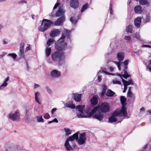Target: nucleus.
Masks as SVG:
<instances>
[{"label":"nucleus","mask_w":151,"mask_h":151,"mask_svg":"<svg viewBox=\"0 0 151 151\" xmlns=\"http://www.w3.org/2000/svg\"><path fill=\"white\" fill-rule=\"evenodd\" d=\"M132 36L133 38L135 37L137 39L140 40H141L140 39V36L139 33H136L135 34L132 35Z\"/></svg>","instance_id":"obj_34"},{"label":"nucleus","mask_w":151,"mask_h":151,"mask_svg":"<svg viewBox=\"0 0 151 151\" xmlns=\"http://www.w3.org/2000/svg\"><path fill=\"white\" fill-rule=\"evenodd\" d=\"M113 62L116 65L119 69V70H120V62L116 61H113Z\"/></svg>","instance_id":"obj_43"},{"label":"nucleus","mask_w":151,"mask_h":151,"mask_svg":"<svg viewBox=\"0 0 151 151\" xmlns=\"http://www.w3.org/2000/svg\"><path fill=\"white\" fill-rule=\"evenodd\" d=\"M122 82L123 83L124 86H127L129 85V82L128 81L123 79H122Z\"/></svg>","instance_id":"obj_38"},{"label":"nucleus","mask_w":151,"mask_h":151,"mask_svg":"<svg viewBox=\"0 0 151 151\" xmlns=\"http://www.w3.org/2000/svg\"><path fill=\"white\" fill-rule=\"evenodd\" d=\"M141 19V17H138L134 20V25L137 28H139L140 27Z\"/></svg>","instance_id":"obj_16"},{"label":"nucleus","mask_w":151,"mask_h":151,"mask_svg":"<svg viewBox=\"0 0 151 151\" xmlns=\"http://www.w3.org/2000/svg\"><path fill=\"white\" fill-rule=\"evenodd\" d=\"M61 75V72L57 70H53L50 72V75L53 78H58Z\"/></svg>","instance_id":"obj_10"},{"label":"nucleus","mask_w":151,"mask_h":151,"mask_svg":"<svg viewBox=\"0 0 151 151\" xmlns=\"http://www.w3.org/2000/svg\"><path fill=\"white\" fill-rule=\"evenodd\" d=\"M7 85L3 83L0 86V90H2Z\"/></svg>","instance_id":"obj_47"},{"label":"nucleus","mask_w":151,"mask_h":151,"mask_svg":"<svg viewBox=\"0 0 151 151\" xmlns=\"http://www.w3.org/2000/svg\"><path fill=\"white\" fill-rule=\"evenodd\" d=\"M37 121L38 122H43L44 119L41 116H37L36 117Z\"/></svg>","instance_id":"obj_33"},{"label":"nucleus","mask_w":151,"mask_h":151,"mask_svg":"<svg viewBox=\"0 0 151 151\" xmlns=\"http://www.w3.org/2000/svg\"><path fill=\"white\" fill-rule=\"evenodd\" d=\"M79 134V132H77L72 135V138H74V140L76 139L78 144L80 145H81L84 144L86 140V133L83 132Z\"/></svg>","instance_id":"obj_4"},{"label":"nucleus","mask_w":151,"mask_h":151,"mask_svg":"<svg viewBox=\"0 0 151 151\" xmlns=\"http://www.w3.org/2000/svg\"><path fill=\"white\" fill-rule=\"evenodd\" d=\"M142 47H148L151 48V46L148 45H142Z\"/></svg>","instance_id":"obj_58"},{"label":"nucleus","mask_w":151,"mask_h":151,"mask_svg":"<svg viewBox=\"0 0 151 151\" xmlns=\"http://www.w3.org/2000/svg\"><path fill=\"white\" fill-rule=\"evenodd\" d=\"M93 118H96L98 120L101 121L104 118V116L103 114H102L101 113H99L95 114V115L93 116Z\"/></svg>","instance_id":"obj_17"},{"label":"nucleus","mask_w":151,"mask_h":151,"mask_svg":"<svg viewBox=\"0 0 151 151\" xmlns=\"http://www.w3.org/2000/svg\"><path fill=\"white\" fill-rule=\"evenodd\" d=\"M24 42H22L21 43L19 49H24Z\"/></svg>","instance_id":"obj_48"},{"label":"nucleus","mask_w":151,"mask_h":151,"mask_svg":"<svg viewBox=\"0 0 151 151\" xmlns=\"http://www.w3.org/2000/svg\"><path fill=\"white\" fill-rule=\"evenodd\" d=\"M117 116H124L126 118H128L129 117L127 116V113L126 108L123 107L121 109H117L114 111L112 116L109 118V122L111 123L116 122L117 119L115 117Z\"/></svg>","instance_id":"obj_2"},{"label":"nucleus","mask_w":151,"mask_h":151,"mask_svg":"<svg viewBox=\"0 0 151 151\" xmlns=\"http://www.w3.org/2000/svg\"><path fill=\"white\" fill-rule=\"evenodd\" d=\"M64 33L65 35L66 36H67V38H68L69 37V35L70 33V31H69L66 30L65 31Z\"/></svg>","instance_id":"obj_44"},{"label":"nucleus","mask_w":151,"mask_h":151,"mask_svg":"<svg viewBox=\"0 0 151 151\" xmlns=\"http://www.w3.org/2000/svg\"><path fill=\"white\" fill-rule=\"evenodd\" d=\"M50 116L48 113H45L44 115V117L46 119H48L50 118Z\"/></svg>","instance_id":"obj_42"},{"label":"nucleus","mask_w":151,"mask_h":151,"mask_svg":"<svg viewBox=\"0 0 151 151\" xmlns=\"http://www.w3.org/2000/svg\"><path fill=\"white\" fill-rule=\"evenodd\" d=\"M46 89L47 91V93L49 94H50L51 93H52L51 91L48 87L46 86Z\"/></svg>","instance_id":"obj_46"},{"label":"nucleus","mask_w":151,"mask_h":151,"mask_svg":"<svg viewBox=\"0 0 151 151\" xmlns=\"http://www.w3.org/2000/svg\"><path fill=\"white\" fill-rule=\"evenodd\" d=\"M102 71L103 73H105L106 75H112V74L110 73H109L106 71H104L103 70H102Z\"/></svg>","instance_id":"obj_56"},{"label":"nucleus","mask_w":151,"mask_h":151,"mask_svg":"<svg viewBox=\"0 0 151 151\" xmlns=\"http://www.w3.org/2000/svg\"><path fill=\"white\" fill-rule=\"evenodd\" d=\"M122 74L124 73L122 75V76L125 79H127L128 77L130 76V75H129L127 73V70H123V72H122Z\"/></svg>","instance_id":"obj_25"},{"label":"nucleus","mask_w":151,"mask_h":151,"mask_svg":"<svg viewBox=\"0 0 151 151\" xmlns=\"http://www.w3.org/2000/svg\"><path fill=\"white\" fill-rule=\"evenodd\" d=\"M24 49H19V55L20 56V58H24Z\"/></svg>","instance_id":"obj_32"},{"label":"nucleus","mask_w":151,"mask_h":151,"mask_svg":"<svg viewBox=\"0 0 151 151\" xmlns=\"http://www.w3.org/2000/svg\"><path fill=\"white\" fill-rule=\"evenodd\" d=\"M135 12L136 13H140L142 12L141 7L140 5L136 6L134 8Z\"/></svg>","instance_id":"obj_22"},{"label":"nucleus","mask_w":151,"mask_h":151,"mask_svg":"<svg viewBox=\"0 0 151 151\" xmlns=\"http://www.w3.org/2000/svg\"><path fill=\"white\" fill-rule=\"evenodd\" d=\"M128 82H129V85H130V84L134 85V83L132 80H129V81H128Z\"/></svg>","instance_id":"obj_60"},{"label":"nucleus","mask_w":151,"mask_h":151,"mask_svg":"<svg viewBox=\"0 0 151 151\" xmlns=\"http://www.w3.org/2000/svg\"><path fill=\"white\" fill-rule=\"evenodd\" d=\"M127 86H124V90H123V93H125L126 91V90H127Z\"/></svg>","instance_id":"obj_63"},{"label":"nucleus","mask_w":151,"mask_h":151,"mask_svg":"<svg viewBox=\"0 0 151 151\" xmlns=\"http://www.w3.org/2000/svg\"><path fill=\"white\" fill-rule=\"evenodd\" d=\"M30 50V45H28V46L26 48L25 51V52H27L29 50Z\"/></svg>","instance_id":"obj_54"},{"label":"nucleus","mask_w":151,"mask_h":151,"mask_svg":"<svg viewBox=\"0 0 151 151\" xmlns=\"http://www.w3.org/2000/svg\"><path fill=\"white\" fill-rule=\"evenodd\" d=\"M8 55L13 58L14 60H15L17 57V55L14 53L9 54Z\"/></svg>","instance_id":"obj_37"},{"label":"nucleus","mask_w":151,"mask_h":151,"mask_svg":"<svg viewBox=\"0 0 151 151\" xmlns=\"http://www.w3.org/2000/svg\"><path fill=\"white\" fill-rule=\"evenodd\" d=\"M70 21L74 25H75L77 22V20L73 17H71L70 19Z\"/></svg>","instance_id":"obj_35"},{"label":"nucleus","mask_w":151,"mask_h":151,"mask_svg":"<svg viewBox=\"0 0 151 151\" xmlns=\"http://www.w3.org/2000/svg\"><path fill=\"white\" fill-rule=\"evenodd\" d=\"M35 101H37L39 104H41V103L39 101L38 99V97L40 95V93L38 92H37L35 93Z\"/></svg>","instance_id":"obj_24"},{"label":"nucleus","mask_w":151,"mask_h":151,"mask_svg":"<svg viewBox=\"0 0 151 151\" xmlns=\"http://www.w3.org/2000/svg\"><path fill=\"white\" fill-rule=\"evenodd\" d=\"M110 13L111 14H112L113 13L112 10V5L111 4H110Z\"/></svg>","instance_id":"obj_52"},{"label":"nucleus","mask_w":151,"mask_h":151,"mask_svg":"<svg viewBox=\"0 0 151 151\" xmlns=\"http://www.w3.org/2000/svg\"><path fill=\"white\" fill-rule=\"evenodd\" d=\"M39 87H40V86L39 85L35 84H35L34 86V88H38Z\"/></svg>","instance_id":"obj_62"},{"label":"nucleus","mask_w":151,"mask_h":151,"mask_svg":"<svg viewBox=\"0 0 151 151\" xmlns=\"http://www.w3.org/2000/svg\"><path fill=\"white\" fill-rule=\"evenodd\" d=\"M106 86L104 84L103 85V88L102 90V91L103 92L106 93Z\"/></svg>","instance_id":"obj_45"},{"label":"nucleus","mask_w":151,"mask_h":151,"mask_svg":"<svg viewBox=\"0 0 151 151\" xmlns=\"http://www.w3.org/2000/svg\"><path fill=\"white\" fill-rule=\"evenodd\" d=\"M65 105L67 107L69 108L72 109L75 108V105L71 101L68 102L65 104Z\"/></svg>","instance_id":"obj_21"},{"label":"nucleus","mask_w":151,"mask_h":151,"mask_svg":"<svg viewBox=\"0 0 151 151\" xmlns=\"http://www.w3.org/2000/svg\"><path fill=\"white\" fill-rule=\"evenodd\" d=\"M72 136L67 139L64 144V147L67 151H70L76 147V145L74 142V138Z\"/></svg>","instance_id":"obj_5"},{"label":"nucleus","mask_w":151,"mask_h":151,"mask_svg":"<svg viewBox=\"0 0 151 151\" xmlns=\"http://www.w3.org/2000/svg\"><path fill=\"white\" fill-rule=\"evenodd\" d=\"M105 93L103 92L102 91L101 92V94H100V96H101V97H103L104 96Z\"/></svg>","instance_id":"obj_61"},{"label":"nucleus","mask_w":151,"mask_h":151,"mask_svg":"<svg viewBox=\"0 0 151 151\" xmlns=\"http://www.w3.org/2000/svg\"><path fill=\"white\" fill-rule=\"evenodd\" d=\"M110 109V106L109 104L106 102H104L96 107L92 109L90 112L89 115H92L95 113H96V111H99L103 113H107L109 111Z\"/></svg>","instance_id":"obj_3"},{"label":"nucleus","mask_w":151,"mask_h":151,"mask_svg":"<svg viewBox=\"0 0 151 151\" xmlns=\"http://www.w3.org/2000/svg\"><path fill=\"white\" fill-rule=\"evenodd\" d=\"M65 11L63 10V8L60 6L59 7L58 10L57 12L55 14V16L56 17H58L60 16H64Z\"/></svg>","instance_id":"obj_14"},{"label":"nucleus","mask_w":151,"mask_h":151,"mask_svg":"<svg viewBox=\"0 0 151 151\" xmlns=\"http://www.w3.org/2000/svg\"><path fill=\"white\" fill-rule=\"evenodd\" d=\"M7 53L6 52H3L2 55H0V59L2 58Z\"/></svg>","instance_id":"obj_53"},{"label":"nucleus","mask_w":151,"mask_h":151,"mask_svg":"<svg viewBox=\"0 0 151 151\" xmlns=\"http://www.w3.org/2000/svg\"><path fill=\"white\" fill-rule=\"evenodd\" d=\"M51 49L50 47H47V48L45 49V54L46 55V56L47 57H49L51 53Z\"/></svg>","instance_id":"obj_28"},{"label":"nucleus","mask_w":151,"mask_h":151,"mask_svg":"<svg viewBox=\"0 0 151 151\" xmlns=\"http://www.w3.org/2000/svg\"><path fill=\"white\" fill-rule=\"evenodd\" d=\"M84 108V105H80L76 106V109L78 110V112L76 113L78 118H86L88 117V115H89V116H91L89 115V114L90 112L88 113V112H86V114H85V113L83 111Z\"/></svg>","instance_id":"obj_8"},{"label":"nucleus","mask_w":151,"mask_h":151,"mask_svg":"<svg viewBox=\"0 0 151 151\" xmlns=\"http://www.w3.org/2000/svg\"><path fill=\"white\" fill-rule=\"evenodd\" d=\"M131 37L129 36H126L124 37V39L127 40L129 41L130 40Z\"/></svg>","instance_id":"obj_51"},{"label":"nucleus","mask_w":151,"mask_h":151,"mask_svg":"<svg viewBox=\"0 0 151 151\" xmlns=\"http://www.w3.org/2000/svg\"><path fill=\"white\" fill-rule=\"evenodd\" d=\"M64 130L65 132V135L66 136H68L71 133L72 131L69 128H64Z\"/></svg>","instance_id":"obj_29"},{"label":"nucleus","mask_w":151,"mask_h":151,"mask_svg":"<svg viewBox=\"0 0 151 151\" xmlns=\"http://www.w3.org/2000/svg\"><path fill=\"white\" fill-rule=\"evenodd\" d=\"M150 17L149 15H147L144 20L145 22H149L150 20Z\"/></svg>","instance_id":"obj_39"},{"label":"nucleus","mask_w":151,"mask_h":151,"mask_svg":"<svg viewBox=\"0 0 151 151\" xmlns=\"http://www.w3.org/2000/svg\"><path fill=\"white\" fill-rule=\"evenodd\" d=\"M133 28L131 25H129L127 27L126 29V31L127 32H130L131 33L132 32Z\"/></svg>","instance_id":"obj_27"},{"label":"nucleus","mask_w":151,"mask_h":151,"mask_svg":"<svg viewBox=\"0 0 151 151\" xmlns=\"http://www.w3.org/2000/svg\"><path fill=\"white\" fill-rule=\"evenodd\" d=\"M91 104L93 105H95L98 103V98L97 96H93L90 100Z\"/></svg>","instance_id":"obj_19"},{"label":"nucleus","mask_w":151,"mask_h":151,"mask_svg":"<svg viewBox=\"0 0 151 151\" xmlns=\"http://www.w3.org/2000/svg\"><path fill=\"white\" fill-rule=\"evenodd\" d=\"M57 110V109L55 108H54L52 109L51 111V113L53 114V113L55 112Z\"/></svg>","instance_id":"obj_57"},{"label":"nucleus","mask_w":151,"mask_h":151,"mask_svg":"<svg viewBox=\"0 0 151 151\" xmlns=\"http://www.w3.org/2000/svg\"><path fill=\"white\" fill-rule=\"evenodd\" d=\"M60 33V31L58 29H54L50 33V35L51 37H55L58 36Z\"/></svg>","instance_id":"obj_13"},{"label":"nucleus","mask_w":151,"mask_h":151,"mask_svg":"<svg viewBox=\"0 0 151 151\" xmlns=\"http://www.w3.org/2000/svg\"><path fill=\"white\" fill-rule=\"evenodd\" d=\"M60 4L59 3H56L55 5L53 8V10L55 9L58 6H59Z\"/></svg>","instance_id":"obj_55"},{"label":"nucleus","mask_w":151,"mask_h":151,"mask_svg":"<svg viewBox=\"0 0 151 151\" xmlns=\"http://www.w3.org/2000/svg\"><path fill=\"white\" fill-rule=\"evenodd\" d=\"M9 80V77H7L4 81V82L3 83L7 85L8 84L7 83V82Z\"/></svg>","instance_id":"obj_49"},{"label":"nucleus","mask_w":151,"mask_h":151,"mask_svg":"<svg viewBox=\"0 0 151 151\" xmlns=\"http://www.w3.org/2000/svg\"><path fill=\"white\" fill-rule=\"evenodd\" d=\"M9 118L13 121H17L19 119V112L16 111L14 113H11L9 114Z\"/></svg>","instance_id":"obj_9"},{"label":"nucleus","mask_w":151,"mask_h":151,"mask_svg":"<svg viewBox=\"0 0 151 151\" xmlns=\"http://www.w3.org/2000/svg\"><path fill=\"white\" fill-rule=\"evenodd\" d=\"M101 76H99L98 77V79L99 82H100L101 80Z\"/></svg>","instance_id":"obj_59"},{"label":"nucleus","mask_w":151,"mask_h":151,"mask_svg":"<svg viewBox=\"0 0 151 151\" xmlns=\"http://www.w3.org/2000/svg\"><path fill=\"white\" fill-rule=\"evenodd\" d=\"M70 6L76 9L77 8L79 5V2L78 0H71L70 2Z\"/></svg>","instance_id":"obj_12"},{"label":"nucleus","mask_w":151,"mask_h":151,"mask_svg":"<svg viewBox=\"0 0 151 151\" xmlns=\"http://www.w3.org/2000/svg\"><path fill=\"white\" fill-rule=\"evenodd\" d=\"M112 83L114 84H117L119 85H121V83L120 81L115 79L113 80Z\"/></svg>","instance_id":"obj_40"},{"label":"nucleus","mask_w":151,"mask_h":151,"mask_svg":"<svg viewBox=\"0 0 151 151\" xmlns=\"http://www.w3.org/2000/svg\"><path fill=\"white\" fill-rule=\"evenodd\" d=\"M65 36L63 34L60 38L55 43V47L58 50L51 54V57L52 60L54 62H59L65 58L64 53L62 49L63 47L61 46V43L64 41Z\"/></svg>","instance_id":"obj_1"},{"label":"nucleus","mask_w":151,"mask_h":151,"mask_svg":"<svg viewBox=\"0 0 151 151\" xmlns=\"http://www.w3.org/2000/svg\"><path fill=\"white\" fill-rule=\"evenodd\" d=\"M88 7V4L87 3H86L82 6L81 10V12H84L85 10L87 9Z\"/></svg>","instance_id":"obj_36"},{"label":"nucleus","mask_w":151,"mask_h":151,"mask_svg":"<svg viewBox=\"0 0 151 151\" xmlns=\"http://www.w3.org/2000/svg\"><path fill=\"white\" fill-rule=\"evenodd\" d=\"M5 151H22V147L16 145L9 142L5 144L4 146Z\"/></svg>","instance_id":"obj_6"},{"label":"nucleus","mask_w":151,"mask_h":151,"mask_svg":"<svg viewBox=\"0 0 151 151\" xmlns=\"http://www.w3.org/2000/svg\"><path fill=\"white\" fill-rule=\"evenodd\" d=\"M53 122H55L56 123H58V120L57 119L55 118L53 120Z\"/></svg>","instance_id":"obj_64"},{"label":"nucleus","mask_w":151,"mask_h":151,"mask_svg":"<svg viewBox=\"0 0 151 151\" xmlns=\"http://www.w3.org/2000/svg\"><path fill=\"white\" fill-rule=\"evenodd\" d=\"M65 18L64 16H61L54 22L53 24L55 26L60 25L65 21Z\"/></svg>","instance_id":"obj_11"},{"label":"nucleus","mask_w":151,"mask_h":151,"mask_svg":"<svg viewBox=\"0 0 151 151\" xmlns=\"http://www.w3.org/2000/svg\"><path fill=\"white\" fill-rule=\"evenodd\" d=\"M132 93L131 91H128L127 93V96L129 97H132Z\"/></svg>","instance_id":"obj_50"},{"label":"nucleus","mask_w":151,"mask_h":151,"mask_svg":"<svg viewBox=\"0 0 151 151\" xmlns=\"http://www.w3.org/2000/svg\"><path fill=\"white\" fill-rule=\"evenodd\" d=\"M73 99L76 101L79 102L81 101V94L73 93Z\"/></svg>","instance_id":"obj_18"},{"label":"nucleus","mask_w":151,"mask_h":151,"mask_svg":"<svg viewBox=\"0 0 151 151\" xmlns=\"http://www.w3.org/2000/svg\"><path fill=\"white\" fill-rule=\"evenodd\" d=\"M139 3L141 5H146L147 6H150V2L147 0H139Z\"/></svg>","instance_id":"obj_20"},{"label":"nucleus","mask_w":151,"mask_h":151,"mask_svg":"<svg viewBox=\"0 0 151 151\" xmlns=\"http://www.w3.org/2000/svg\"><path fill=\"white\" fill-rule=\"evenodd\" d=\"M27 1L24 0H20L18 2V4H21L23 3L27 4Z\"/></svg>","instance_id":"obj_41"},{"label":"nucleus","mask_w":151,"mask_h":151,"mask_svg":"<svg viewBox=\"0 0 151 151\" xmlns=\"http://www.w3.org/2000/svg\"><path fill=\"white\" fill-rule=\"evenodd\" d=\"M126 99L124 96H121L120 97V101L121 102V104L123 106L122 108L124 107V106L126 101Z\"/></svg>","instance_id":"obj_26"},{"label":"nucleus","mask_w":151,"mask_h":151,"mask_svg":"<svg viewBox=\"0 0 151 151\" xmlns=\"http://www.w3.org/2000/svg\"><path fill=\"white\" fill-rule=\"evenodd\" d=\"M125 54L123 52H118L117 54L116 57L119 61H122L124 58Z\"/></svg>","instance_id":"obj_15"},{"label":"nucleus","mask_w":151,"mask_h":151,"mask_svg":"<svg viewBox=\"0 0 151 151\" xmlns=\"http://www.w3.org/2000/svg\"><path fill=\"white\" fill-rule=\"evenodd\" d=\"M53 24V22L50 20L44 19L42 21L41 26H40L38 28V30L42 32H44L48 28H50Z\"/></svg>","instance_id":"obj_7"},{"label":"nucleus","mask_w":151,"mask_h":151,"mask_svg":"<svg viewBox=\"0 0 151 151\" xmlns=\"http://www.w3.org/2000/svg\"><path fill=\"white\" fill-rule=\"evenodd\" d=\"M55 40L53 39H49L48 40L47 42V47H48L50 46L51 43H52L54 42Z\"/></svg>","instance_id":"obj_30"},{"label":"nucleus","mask_w":151,"mask_h":151,"mask_svg":"<svg viewBox=\"0 0 151 151\" xmlns=\"http://www.w3.org/2000/svg\"><path fill=\"white\" fill-rule=\"evenodd\" d=\"M129 62V60L128 59L125 60L124 62V68L123 69V70H127L128 68V64Z\"/></svg>","instance_id":"obj_31"},{"label":"nucleus","mask_w":151,"mask_h":151,"mask_svg":"<svg viewBox=\"0 0 151 151\" xmlns=\"http://www.w3.org/2000/svg\"><path fill=\"white\" fill-rule=\"evenodd\" d=\"M115 93L110 89H108L107 91L106 95L107 96L111 97L114 95Z\"/></svg>","instance_id":"obj_23"}]
</instances>
